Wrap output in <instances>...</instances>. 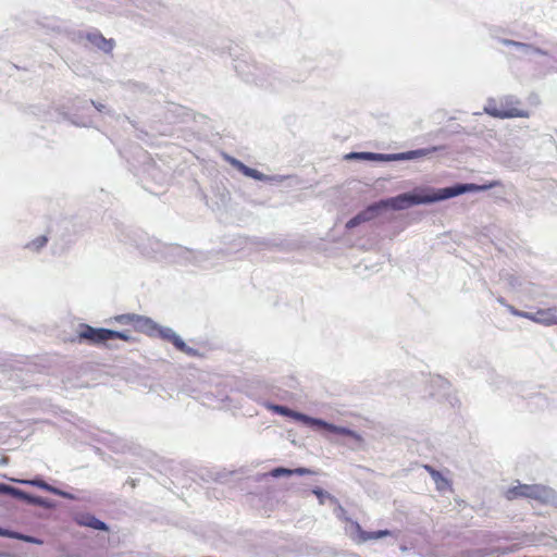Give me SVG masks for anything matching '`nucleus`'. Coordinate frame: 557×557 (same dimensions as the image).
I'll use <instances>...</instances> for the list:
<instances>
[{"instance_id": "f257e3e1", "label": "nucleus", "mask_w": 557, "mask_h": 557, "mask_svg": "<svg viewBox=\"0 0 557 557\" xmlns=\"http://www.w3.org/2000/svg\"><path fill=\"white\" fill-rule=\"evenodd\" d=\"M497 186H500L499 181H493V182H490V183L483 184V185L457 184L451 187L437 189L436 191L421 189V190H417L413 193L401 194L396 197L381 200L380 202L375 203L374 206H375L376 211L382 208L403 210V209L409 208L413 205L435 202V201L448 199L451 197H456V196H459V195L468 193V191L487 190V189H491V188H494Z\"/></svg>"}, {"instance_id": "f03ea898", "label": "nucleus", "mask_w": 557, "mask_h": 557, "mask_svg": "<svg viewBox=\"0 0 557 557\" xmlns=\"http://www.w3.org/2000/svg\"><path fill=\"white\" fill-rule=\"evenodd\" d=\"M484 112L496 119L529 117V112L520 108V101L512 96L488 99Z\"/></svg>"}, {"instance_id": "7ed1b4c3", "label": "nucleus", "mask_w": 557, "mask_h": 557, "mask_svg": "<svg viewBox=\"0 0 557 557\" xmlns=\"http://www.w3.org/2000/svg\"><path fill=\"white\" fill-rule=\"evenodd\" d=\"M78 339L79 342L86 341L92 345H100L110 339L132 342L133 337L126 332L112 331L108 329H96L88 324H81L78 331Z\"/></svg>"}, {"instance_id": "20e7f679", "label": "nucleus", "mask_w": 557, "mask_h": 557, "mask_svg": "<svg viewBox=\"0 0 557 557\" xmlns=\"http://www.w3.org/2000/svg\"><path fill=\"white\" fill-rule=\"evenodd\" d=\"M547 490L542 485H529V484H519L506 491V498L508 500H513L519 497L532 498L542 500L547 496Z\"/></svg>"}, {"instance_id": "39448f33", "label": "nucleus", "mask_w": 557, "mask_h": 557, "mask_svg": "<svg viewBox=\"0 0 557 557\" xmlns=\"http://www.w3.org/2000/svg\"><path fill=\"white\" fill-rule=\"evenodd\" d=\"M424 150H414L409 151L407 153H398V154H382V153H373V152H351L347 154V159H362V160H371V161H392V160H405L412 159L419 156H424Z\"/></svg>"}, {"instance_id": "423d86ee", "label": "nucleus", "mask_w": 557, "mask_h": 557, "mask_svg": "<svg viewBox=\"0 0 557 557\" xmlns=\"http://www.w3.org/2000/svg\"><path fill=\"white\" fill-rule=\"evenodd\" d=\"M156 336H159L162 339H165L174 345L176 349L180 351L190 354L191 348H189L184 341L171 329L161 327L157 324Z\"/></svg>"}, {"instance_id": "0eeeda50", "label": "nucleus", "mask_w": 557, "mask_h": 557, "mask_svg": "<svg viewBox=\"0 0 557 557\" xmlns=\"http://www.w3.org/2000/svg\"><path fill=\"white\" fill-rule=\"evenodd\" d=\"M132 327L134 331L144 333L148 336H156L157 323L150 318L136 314Z\"/></svg>"}, {"instance_id": "6e6552de", "label": "nucleus", "mask_w": 557, "mask_h": 557, "mask_svg": "<svg viewBox=\"0 0 557 557\" xmlns=\"http://www.w3.org/2000/svg\"><path fill=\"white\" fill-rule=\"evenodd\" d=\"M311 426H317V428H320V429H324V430H326L329 432H332V433H335V434L345 435V436H349V437H352V438L358 440V441L361 438L352 430H349V429L344 428V426H337V425L327 423V422H325V421H323L321 419L313 418Z\"/></svg>"}, {"instance_id": "1a4fd4ad", "label": "nucleus", "mask_w": 557, "mask_h": 557, "mask_svg": "<svg viewBox=\"0 0 557 557\" xmlns=\"http://www.w3.org/2000/svg\"><path fill=\"white\" fill-rule=\"evenodd\" d=\"M354 528L357 532V542L364 543L372 540H379L382 537L389 536L392 533L389 530H379V531H364L358 522H354Z\"/></svg>"}, {"instance_id": "9d476101", "label": "nucleus", "mask_w": 557, "mask_h": 557, "mask_svg": "<svg viewBox=\"0 0 557 557\" xmlns=\"http://www.w3.org/2000/svg\"><path fill=\"white\" fill-rule=\"evenodd\" d=\"M74 521L82 527H88L100 531H108V525L90 513H77L74 517Z\"/></svg>"}, {"instance_id": "9b49d317", "label": "nucleus", "mask_w": 557, "mask_h": 557, "mask_svg": "<svg viewBox=\"0 0 557 557\" xmlns=\"http://www.w3.org/2000/svg\"><path fill=\"white\" fill-rule=\"evenodd\" d=\"M271 409L275 413L293 418V419H295L297 421H300V422H302V423H305V424H307L309 426H311L312 421H313V418H311L309 416H306L304 413L294 411V410H292V409H289V408H287L285 406L273 405V406H271Z\"/></svg>"}, {"instance_id": "f8f14e48", "label": "nucleus", "mask_w": 557, "mask_h": 557, "mask_svg": "<svg viewBox=\"0 0 557 557\" xmlns=\"http://www.w3.org/2000/svg\"><path fill=\"white\" fill-rule=\"evenodd\" d=\"M86 38L90 44L104 52H111L113 50L114 41L104 38L99 32L88 33Z\"/></svg>"}, {"instance_id": "ddd939ff", "label": "nucleus", "mask_w": 557, "mask_h": 557, "mask_svg": "<svg viewBox=\"0 0 557 557\" xmlns=\"http://www.w3.org/2000/svg\"><path fill=\"white\" fill-rule=\"evenodd\" d=\"M272 478H280V476H289L292 474L297 475H308V474H314V471L308 469V468H296V469H287L283 467L274 468L269 473Z\"/></svg>"}, {"instance_id": "4468645a", "label": "nucleus", "mask_w": 557, "mask_h": 557, "mask_svg": "<svg viewBox=\"0 0 557 557\" xmlns=\"http://www.w3.org/2000/svg\"><path fill=\"white\" fill-rule=\"evenodd\" d=\"M374 212H376L374 205L368 207V209L366 211H363V212L357 214L356 216H354L352 219H350L346 223V227L347 228H352V227L359 225L360 223L370 220L373 216Z\"/></svg>"}, {"instance_id": "2eb2a0df", "label": "nucleus", "mask_w": 557, "mask_h": 557, "mask_svg": "<svg viewBox=\"0 0 557 557\" xmlns=\"http://www.w3.org/2000/svg\"><path fill=\"white\" fill-rule=\"evenodd\" d=\"M423 468L430 473V475L434 480L437 490L443 491L449 487V481L446 478H444L440 471L435 470L433 467L429 465H424Z\"/></svg>"}, {"instance_id": "dca6fc26", "label": "nucleus", "mask_w": 557, "mask_h": 557, "mask_svg": "<svg viewBox=\"0 0 557 557\" xmlns=\"http://www.w3.org/2000/svg\"><path fill=\"white\" fill-rule=\"evenodd\" d=\"M0 536L16 539V540H21V541H24L27 543H39V541L33 536L24 535L22 533L9 531V530L2 529V528H0Z\"/></svg>"}, {"instance_id": "f3484780", "label": "nucleus", "mask_w": 557, "mask_h": 557, "mask_svg": "<svg viewBox=\"0 0 557 557\" xmlns=\"http://www.w3.org/2000/svg\"><path fill=\"white\" fill-rule=\"evenodd\" d=\"M48 243V238L45 235L38 236L35 239H33L30 243L26 245V248L39 251L42 247H45Z\"/></svg>"}, {"instance_id": "a211bd4d", "label": "nucleus", "mask_w": 557, "mask_h": 557, "mask_svg": "<svg viewBox=\"0 0 557 557\" xmlns=\"http://www.w3.org/2000/svg\"><path fill=\"white\" fill-rule=\"evenodd\" d=\"M136 314L135 313H127V314H120L114 317V320L119 322L120 324H126V325H133Z\"/></svg>"}, {"instance_id": "6ab92c4d", "label": "nucleus", "mask_w": 557, "mask_h": 557, "mask_svg": "<svg viewBox=\"0 0 557 557\" xmlns=\"http://www.w3.org/2000/svg\"><path fill=\"white\" fill-rule=\"evenodd\" d=\"M29 484L34 485V486H37V487H40L42 490H46V491H49V492H52L54 494H60V492L55 488V487H52L51 485H49L48 483H46L45 481H41V480H33V481H29L28 482Z\"/></svg>"}, {"instance_id": "aec40b11", "label": "nucleus", "mask_w": 557, "mask_h": 557, "mask_svg": "<svg viewBox=\"0 0 557 557\" xmlns=\"http://www.w3.org/2000/svg\"><path fill=\"white\" fill-rule=\"evenodd\" d=\"M239 169L247 176H250V177H253V178H260V176H261V174L257 170L248 168V166H246L244 164H240Z\"/></svg>"}, {"instance_id": "412c9836", "label": "nucleus", "mask_w": 557, "mask_h": 557, "mask_svg": "<svg viewBox=\"0 0 557 557\" xmlns=\"http://www.w3.org/2000/svg\"><path fill=\"white\" fill-rule=\"evenodd\" d=\"M14 494L25 498V499H29L30 502H33L34 504H40L41 502L38 499V498H30L29 496H27L25 493L23 492H20V491H16L14 488H10Z\"/></svg>"}, {"instance_id": "4be33fe9", "label": "nucleus", "mask_w": 557, "mask_h": 557, "mask_svg": "<svg viewBox=\"0 0 557 557\" xmlns=\"http://www.w3.org/2000/svg\"><path fill=\"white\" fill-rule=\"evenodd\" d=\"M312 492L319 498L320 504H323L326 493L324 491H322L321 488H314Z\"/></svg>"}, {"instance_id": "5701e85b", "label": "nucleus", "mask_w": 557, "mask_h": 557, "mask_svg": "<svg viewBox=\"0 0 557 557\" xmlns=\"http://www.w3.org/2000/svg\"><path fill=\"white\" fill-rule=\"evenodd\" d=\"M547 323H557V318L548 317L543 319Z\"/></svg>"}]
</instances>
